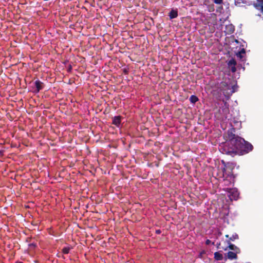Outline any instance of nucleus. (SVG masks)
<instances>
[{
    "label": "nucleus",
    "mask_w": 263,
    "mask_h": 263,
    "mask_svg": "<svg viewBox=\"0 0 263 263\" xmlns=\"http://www.w3.org/2000/svg\"><path fill=\"white\" fill-rule=\"evenodd\" d=\"M229 141L223 145L222 153L232 155L233 154L244 155L253 149V145L244 139L234 134H229Z\"/></svg>",
    "instance_id": "1"
},
{
    "label": "nucleus",
    "mask_w": 263,
    "mask_h": 263,
    "mask_svg": "<svg viewBox=\"0 0 263 263\" xmlns=\"http://www.w3.org/2000/svg\"><path fill=\"white\" fill-rule=\"evenodd\" d=\"M222 177L224 178V181H225L224 184L226 185H229V184H234V176L233 174H228L226 172V166L224 165L222 168Z\"/></svg>",
    "instance_id": "2"
},
{
    "label": "nucleus",
    "mask_w": 263,
    "mask_h": 263,
    "mask_svg": "<svg viewBox=\"0 0 263 263\" xmlns=\"http://www.w3.org/2000/svg\"><path fill=\"white\" fill-rule=\"evenodd\" d=\"M228 196L231 200H236L239 197V192L236 188L228 189Z\"/></svg>",
    "instance_id": "3"
},
{
    "label": "nucleus",
    "mask_w": 263,
    "mask_h": 263,
    "mask_svg": "<svg viewBox=\"0 0 263 263\" xmlns=\"http://www.w3.org/2000/svg\"><path fill=\"white\" fill-rule=\"evenodd\" d=\"M34 86L35 89L33 90L34 93H38L44 87L43 83L39 80L34 82Z\"/></svg>",
    "instance_id": "4"
},
{
    "label": "nucleus",
    "mask_w": 263,
    "mask_h": 263,
    "mask_svg": "<svg viewBox=\"0 0 263 263\" xmlns=\"http://www.w3.org/2000/svg\"><path fill=\"white\" fill-rule=\"evenodd\" d=\"M227 242L228 244L229 245V246L227 248L224 249V251H226L228 250V249H229L230 250H231L234 252L237 251V253H240V250L238 247H237L235 245L231 243L230 242V240H227Z\"/></svg>",
    "instance_id": "5"
},
{
    "label": "nucleus",
    "mask_w": 263,
    "mask_h": 263,
    "mask_svg": "<svg viewBox=\"0 0 263 263\" xmlns=\"http://www.w3.org/2000/svg\"><path fill=\"white\" fill-rule=\"evenodd\" d=\"M228 67L231 69L232 72H235L236 71V62L234 59H231L228 63Z\"/></svg>",
    "instance_id": "6"
},
{
    "label": "nucleus",
    "mask_w": 263,
    "mask_h": 263,
    "mask_svg": "<svg viewBox=\"0 0 263 263\" xmlns=\"http://www.w3.org/2000/svg\"><path fill=\"white\" fill-rule=\"evenodd\" d=\"M237 251H229L227 253V258L230 260L236 259H237V254L240 253H237Z\"/></svg>",
    "instance_id": "7"
},
{
    "label": "nucleus",
    "mask_w": 263,
    "mask_h": 263,
    "mask_svg": "<svg viewBox=\"0 0 263 263\" xmlns=\"http://www.w3.org/2000/svg\"><path fill=\"white\" fill-rule=\"evenodd\" d=\"M254 6L256 9L260 10L263 14V0H257Z\"/></svg>",
    "instance_id": "8"
},
{
    "label": "nucleus",
    "mask_w": 263,
    "mask_h": 263,
    "mask_svg": "<svg viewBox=\"0 0 263 263\" xmlns=\"http://www.w3.org/2000/svg\"><path fill=\"white\" fill-rule=\"evenodd\" d=\"M121 116H115L112 120V124L119 127L121 124Z\"/></svg>",
    "instance_id": "9"
},
{
    "label": "nucleus",
    "mask_w": 263,
    "mask_h": 263,
    "mask_svg": "<svg viewBox=\"0 0 263 263\" xmlns=\"http://www.w3.org/2000/svg\"><path fill=\"white\" fill-rule=\"evenodd\" d=\"M214 259L216 260L220 261L223 259V255L219 252H216L214 254Z\"/></svg>",
    "instance_id": "10"
},
{
    "label": "nucleus",
    "mask_w": 263,
    "mask_h": 263,
    "mask_svg": "<svg viewBox=\"0 0 263 263\" xmlns=\"http://www.w3.org/2000/svg\"><path fill=\"white\" fill-rule=\"evenodd\" d=\"M222 114L224 116H226L227 115V114L229 113V105L227 104V102H224V107H223V108L222 109Z\"/></svg>",
    "instance_id": "11"
},
{
    "label": "nucleus",
    "mask_w": 263,
    "mask_h": 263,
    "mask_svg": "<svg viewBox=\"0 0 263 263\" xmlns=\"http://www.w3.org/2000/svg\"><path fill=\"white\" fill-rule=\"evenodd\" d=\"M178 16V12L177 10H172L169 14V16L171 19L175 18Z\"/></svg>",
    "instance_id": "12"
},
{
    "label": "nucleus",
    "mask_w": 263,
    "mask_h": 263,
    "mask_svg": "<svg viewBox=\"0 0 263 263\" xmlns=\"http://www.w3.org/2000/svg\"><path fill=\"white\" fill-rule=\"evenodd\" d=\"M72 248L70 246H66L63 248L62 252L65 254H68L70 250H71Z\"/></svg>",
    "instance_id": "13"
},
{
    "label": "nucleus",
    "mask_w": 263,
    "mask_h": 263,
    "mask_svg": "<svg viewBox=\"0 0 263 263\" xmlns=\"http://www.w3.org/2000/svg\"><path fill=\"white\" fill-rule=\"evenodd\" d=\"M226 237L229 238V239L228 240H230V242L231 241H234V240H235L236 239H237L238 238V235L237 234H233L230 238H229V235H226Z\"/></svg>",
    "instance_id": "14"
},
{
    "label": "nucleus",
    "mask_w": 263,
    "mask_h": 263,
    "mask_svg": "<svg viewBox=\"0 0 263 263\" xmlns=\"http://www.w3.org/2000/svg\"><path fill=\"white\" fill-rule=\"evenodd\" d=\"M190 101L191 103L195 104L198 101V98L195 95H192L190 98Z\"/></svg>",
    "instance_id": "15"
},
{
    "label": "nucleus",
    "mask_w": 263,
    "mask_h": 263,
    "mask_svg": "<svg viewBox=\"0 0 263 263\" xmlns=\"http://www.w3.org/2000/svg\"><path fill=\"white\" fill-rule=\"evenodd\" d=\"M245 54V49H242L240 52H239L237 54V56L238 57H239V58L241 59L242 58V55H241V54Z\"/></svg>",
    "instance_id": "16"
},
{
    "label": "nucleus",
    "mask_w": 263,
    "mask_h": 263,
    "mask_svg": "<svg viewBox=\"0 0 263 263\" xmlns=\"http://www.w3.org/2000/svg\"><path fill=\"white\" fill-rule=\"evenodd\" d=\"M214 2L216 4H221L223 0H214Z\"/></svg>",
    "instance_id": "17"
},
{
    "label": "nucleus",
    "mask_w": 263,
    "mask_h": 263,
    "mask_svg": "<svg viewBox=\"0 0 263 263\" xmlns=\"http://www.w3.org/2000/svg\"><path fill=\"white\" fill-rule=\"evenodd\" d=\"M243 2V0H235V3L236 5L240 4Z\"/></svg>",
    "instance_id": "18"
},
{
    "label": "nucleus",
    "mask_w": 263,
    "mask_h": 263,
    "mask_svg": "<svg viewBox=\"0 0 263 263\" xmlns=\"http://www.w3.org/2000/svg\"><path fill=\"white\" fill-rule=\"evenodd\" d=\"M211 243V241L210 240H209V239H207L205 241V244L206 245H209Z\"/></svg>",
    "instance_id": "19"
},
{
    "label": "nucleus",
    "mask_w": 263,
    "mask_h": 263,
    "mask_svg": "<svg viewBox=\"0 0 263 263\" xmlns=\"http://www.w3.org/2000/svg\"><path fill=\"white\" fill-rule=\"evenodd\" d=\"M230 27L231 28L232 32H233L234 31V29L233 27L232 26H230Z\"/></svg>",
    "instance_id": "20"
},
{
    "label": "nucleus",
    "mask_w": 263,
    "mask_h": 263,
    "mask_svg": "<svg viewBox=\"0 0 263 263\" xmlns=\"http://www.w3.org/2000/svg\"><path fill=\"white\" fill-rule=\"evenodd\" d=\"M156 232H157V233H160V232L159 230L157 231Z\"/></svg>",
    "instance_id": "21"
}]
</instances>
